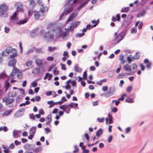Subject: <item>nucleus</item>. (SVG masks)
Returning a JSON list of instances; mask_svg holds the SVG:
<instances>
[{
    "label": "nucleus",
    "instance_id": "f257e3e1",
    "mask_svg": "<svg viewBox=\"0 0 153 153\" xmlns=\"http://www.w3.org/2000/svg\"><path fill=\"white\" fill-rule=\"evenodd\" d=\"M72 1V0H68L67 1L65 5V6L66 7L65 8L60 16V19L63 17L65 15H67L71 13L73 10L74 7H67L69 5L70 2Z\"/></svg>",
    "mask_w": 153,
    "mask_h": 153
},
{
    "label": "nucleus",
    "instance_id": "f03ea898",
    "mask_svg": "<svg viewBox=\"0 0 153 153\" xmlns=\"http://www.w3.org/2000/svg\"><path fill=\"white\" fill-rule=\"evenodd\" d=\"M37 3L40 7L39 11L42 14V16H45V13L49 9V7L45 5L43 2L42 0H36Z\"/></svg>",
    "mask_w": 153,
    "mask_h": 153
},
{
    "label": "nucleus",
    "instance_id": "7ed1b4c3",
    "mask_svg": "<svg viewBox=\"0 0 153 153\" xmlns=\"http://www.w3.org/2000/svg\"><path fill=\"white\" fill-rule=\"evenodd\" d=\"M6 53L7 54H9L10 53H12L10 56V58H14L17 56V50L15 48H13L11 46H9L7 47L5 49Z\"/></svg>",
    "mask_w": 153,
    "mask_h": 153
},
{
    "label": "nucleus",
    "instance_id": "20e7f679",
    "mask_svg": "<svg viewBox=\"0 0 153 153\" xmlns=\"http://www.w3.org/2000/svg\"><path fill=\"white\" fill-rule=\"evenodd\" d=\"M8 9V6L4 4H2L0 5V16H1L6 17L7 16L6 13Z\"/></svg>",
    "mask_w": 153,
    "mask_h": 153
},
{
    "label": "nucleus",
    "instance_id": "39448f33",
    "mask_svg": "<svg viewBox=\"0 0 153 153\" xmlns=\"http://www.w3.org/2000/svg\"><path fill=\"white\" fill-rule=\"evenodd\" d=\"M125 36V35L123 33H120L113 41V44L115 45L118 43L124 38Z\"/></svg>",
    "mask_w": 153,
    "mask_h": 153
},
{
    "label": "nucleus",
    "instance_id": "423d86ee",
    "mask_svg": "<svg viewBox=\"0 0 153 153\" xmlns=\"http://www.w3.org/2000/svg\"><path fill=\"white\" fill-rule=\"evenodd\" d=\"M25 111V108L24 107L19 109L14 114V118H17L23 116Z\"/></svg>",
    "mask_w": 153,
    "mask_h": 153
},
{
    "label": "nucleus",
    "instance_id": "0eeeda50",
    "mask_svg": "<svg viewBox=\"0 0 153 153\" xmlns=\"http://www.w3.org/2000/svg\"><path fill=\"white\" fill-rule=\"evenodd\" d=\"M15 101V100L13 98H10L8 96L4 97L2 98V102H5L6 105H9L13 102Z\"/></svg>",
    "mask_w": 153,
    "mask_h": 153
},
{
    "label": "nucleus",
    "instance_id": "6e6552de",
    "mask_svg": "<svg viewBox=\"0 0 153 153\" xmlns=\"http://www.w3.org/2000/svg\"><path fill=\"white\" fill-rule=\"evenodd\" d=\"M115 91V89L114 87H110L108 91L105 94V96L106 97H108L112 95Z\"/></svg>",
    "mask_w": 153,
    "mask_h": 153
},
{
    "label": "nucleus",
    "instance_id": "1a4fd4ad",
    "mask_svg": "<svg viewBox=\"0 0 153 153\" xmlns=\"http://www.w3.org/2000/svg\"><path fill=\"white\" fill-rule=\"evenodd\" d=\"M70 106H59V108L62 110L63 111L65 112L66 114H68L70 111V109L71 107Z\"/></svg>",
    "mask_w": 153,
    "mask_h": 153
},
{
    "label": "nucleus",
    "instance_id": "9d476101",
    "mask_svg": "<svg viewBox=\"0 0 153 153\" xmlns=\"http://www.w3.org/2000/svg\"><path fill=\"white\" fill-rule=\"evenodd\" d=\"M14 6L17 9L21 12H23L24 10L23 9V4L19 2H17L14 4Z\"/></svg>",
    "mask_w": 153,
    "mask_h": 153
},
{
    "label": "nucleus",
    "instance_id": "9b49d317",
    "mask_svg": "<svg viewBox=\"0 0 153 153\" xmlns=\"http://www.w3.org/2000/svg\"><path fill=\"white\" fill-rule=\"evenodd\" d=\"M11 59L9 61L8 63V65L9 66H12L13 68L15 67L16 63V59H14V58Z\"/></svg>",
    "mask_w": 153,
    "mask_h": 153
},
{
    "label": "nucleus",
    "instance_id": "f8f14e48",
    "mask_svg": "<svg viewBox=\"0 0 153 153\" xmlns=\"http://www.w3.org/2000/svg\"><path fill=\"white\" fill-rule=\"evenodd\" d=\"M20 72V71L18 68H17L16 67H13L11 74L10 75V76H15L16 74H18Z\"/></svg>",
    "mask_w": 153,
    "mask_h": 153
},
{
    "label": "nucleus",
    "instance_id": "ddd939ff",
    "mask_svg": "<svg viewBox=\"0 0 153 153\" xmlns=\"http://www.w3.org/2000/svg\"><path fill=\"white\" fill-rule=\"evenodd\" d=\"M40 13L39 11L37 10H35L34 12V17L35 20H38L40 16H42V14H40Z\"/></svg>",
    "mask_w": 153,
    "mask_h": 153
},
{
    "label": "nucleus",
    "instance_id": "4468645a",
    "mask_svg": "<svg viewBox=\"0 0 153 153\" xmlns=\"http://www.w3.org/2000/svg\"><path fill=\"white\" fill-rule=\"evenodd\" d=\"M126 94H123L122 95L121 98L118 99V100H113L112 101V103L115 102L116 105H118L119 104V100H121L123 101L124 100V97L126 96Z\"/></svg>",
    "mask_w": 153,
    "mask_h": 153
},
{
    "label": "nucleus",
    "instance_id": "2eb2a0df",
    "mask_svg": "<svg viewBox=\"0 0 153 153\" xmlns=\"http://www.w3.org/2000/svg\"><path fill=\"white\" fill-rule=\"evenodd\" d=\"M35 145L33 144H29V143H26L24 146V148L25 149H27L28 151H30L32 149L33 147H34Z\"/></svg>",
    "mask_w": 153,
    "mask_h": 153
},
{
    "label": "nucleus",
    "instance_id": "dca6fc26",
    "mask_svg": "<svg viewBox=\"0 0 153 153\" xmlns=\"http://www.w3.org/2000/svg\"><path fill=\"white\" fill-rule=\"evenodd\" d=\"M103 133V131L102 128H100L98 129L96 132V136H97V139H98L102 135Z\"/></svg>",
    "mask_w": 153,
    "mask_h": 153
},
{
    "label": "nucleus",
    "instance_id": "f3484780",
    "mask_svg": "<svg viewBox=\"0 0 153 153\" xmlns=\"http://www.w3.org/2000/svg\"><path fill=\"white\" fill-rule=\"evenodd\" d=\"M77 13H73L69 16L68 19V21L70 22L73 20L74 18L77 16Z\"/></svg>",
    "mask_w": 153,
    "mask_h": 153
},
{
    "label": "nucleus",
    "instance_id": "a211bd4d",
    "mask_svg": "<svg viewBox=\"0 0 153 153\" xmlns=\"http://www.w3.org/2000/svg\"><path fill=\"white\" fill-rule=\"evenodd\" d=\"M28 20V19L26 18L24 19L20 20L18 22H16V24L18 25H21L23 24L27 23Z\"/></svg>",
    "mask_w": 153,
    "mask_h": 153
},
{
    "label": "nucleus",
    "instance_id": "6ab92c4d",
    "mask_svg": "<svg viewBox=\"0 0 153 153\" xmlns=\"http://www.w3.org/2000/svg\"><path fill=\"white\" fill-rule=\"evenodd\" d=\"M35 63L38 66H41L43 65V62L42 59L37 58L35 61Z\"/></svg>",
    "mask_w": 153,
    "mask_h": 153
},
{
    "label": "nucleus",
    "instance_id": "aec40b11",
    "mask_svg": "<svg viewBox=\"0 0 153 153\" xmlns=\"http://www.w3.org/2000/svg\"><path fill=\"white\" fill-rule=\"evenodd\" d=\"M17 95L16 92L15 91H12L8 94L7 96L9 97H16Z\"/></svg>",
    "mask_w": 153,
    "mask_h": 153
},
{
    "label": "nucleus",
    "instance_id": "412c9836",
    "mask_svg": "<svg viewBox=\"0 0 153 153\" xmlns=\"http://www.w3.org/2000/svg\"><path fill=\"white\" fill-rule=\"evenodd\" d=\"M36 126H33L31 127L29 133H30L34 135L36 131Z\"/></svg>",
    "mask_w": 153,
    "mask_h": 153
},
{
    "label": "nucleus",
    "instance_id": "4be33fe9",
    "mask_svg": "<svg viewBox=\"0 0 153 153\" xmlns=\"http://www.w3.org/2000/svg\"><path fill=\"white\" fill-rule=\"evenodd\" d=\"M13 111V109H11L9 110H6L4 112L3 114L2 115L3 116H7L9 115Z\"/></svg>",
    "mask_w": 153,
    "mask_h": 153
},
{
    "label": "nucleus",
    "instance_id": "5701e85b",
    "mask_svg": "<svg viewBox=\"0 0 153 153\" xmlns=\"http://www.w3.org/2000/svg\"><path fill=\"white\" fill-rule=\"evenodd\" d=\"M52 77V75L50 74L49 73H48L46 74L45 76L44 77L43 79L46 80L47 78H48V80H50L51 79Z\"/></svg>",
    "mask_w": 153,
    "mask_h": 153
},
{
    "label": "nucleus",
    "instance_id": "b1692460",
    "mask_svg": "<svg viewBox=\"0 0 153 153\" xmlns=\"http://www.w3.org/2000/svg\"><path fill=\"white\" fill-rule=\"evenodd\" d=\"M116 17L113 16L111 20L114 22H116L117 20L118 21H119L120 18V14H117L116 16Z\"/></svg>",
    "mask_w": 153,
    "mask_h": 153
},
{
    "label": "nucleus",
    "instance_id": "393cba45",
    "mask_svg": "<svg viewBox=\"0 0 153 153\" xmlns=\"http://www.w3.org/2000/svg\"><path fill=\"white\" fill-rule=\"evenodd\" d=\"M130 25L129 22L128 23L126 20L124 19L122 24V26L123 27L125 28L128 27Z\"/></svg>",
    "mask_w": 153,
    "mask_h": 153
},
{
    "label": "nucleus",
    "instance_id": "a878e982",
    "mask_svg": "<svg viewBox=\"0 0 153 153\" xmlns=\"http://www.w3.org/2000/svg\"><path fill=\"white\" fill-rule=\"evenodd\" d=\"M123 69L126 70V71H131V67L128 64H126L123 66Z\"/></svg>",
    "mask_w": 153,
    "mask_h": 153
},
{
    "label": "nucleus",
    "instance_id": "bb28decb",
    "mask_svg": "<svg viewBox=\"0 0 153 153\" xmlns=\"http://www.w3.org/2000/svg\"><path fill=\"white\" fill-rule=\"evenodd\" d=\"M139 59V56H138V57H135V56L133 57L132 58L130 56H128L127 57V60L128 61V63H130L134 59Z\"/></svg>",
    "mask_w": 153,
    "mask_h": 153
},
{
    "label": "nucleus",
    "instance_id": "cd10ccee",
    "mask_svg": "<svg viewBox=\"0 0 153 153\" xmlns=\"http://www.w3.org/2000/svg\"><path fill=\"white\" fill-rule=\"evenodd\" d=\"M44 36L45 38L50 37L51 38H54V35H50L49 32H46L44 35Z\"/></svg>",
    "mask_w": 153,
    "mask_h": 153
},
{
    "label": "nucleus",
    "instance_id": "c85d7f7f",
    "mask_svg": "<svg viewBox=\"0 0 153 153\" xmlns=\"http://www.w3.org/2000/svg\"><path fill=\"white\" fill-rule=\"evenodd\" d=\"M17 14L16 12L14 13L13 15L11 17V19L13 20L17 21L18 20V18L17 17Z\"/></svg>",
    "mask_w": 153,
    "mask_h": 153
},
{
    "label": "nucleus",
    "instance_id": "c756f323",
    "mask_svg": "<svg viewBox=\"0 0 153 153\" xmlns=\"http://www.w3.org/2000/svg\"><path fill=\"white\" fill-rule=\"evenodd\" d=\"M42 149V147L39 146L34 149L33 150V152L36 153H38V152H40Z\"/></svg>",
    "mask_w": 153,
    "mask_h": 153
},
{
    "label": "nucleus",
    "instance_id": "7c9ffc66",
    "mask_svg": "<svg viewBox=\"0 0 153 153\" xmlns=\"http://www.w3.org/2000/svg\"><path fill=\"white\" fill-rule=\"evenodd\" d=\"M10 86V85L9 83L8 82V80H7L5 81L4 84V87L5 88V90L6 91H7L8 88Z\"/></svg>",
    "mask_w": 153,
    "mask_h": 153
},
{
    "label": "nucleus",
    "instance_id": "2f4dec72",
    "mask_svg": "<svg viewBox=\"0 0 153 153\" xmlns=\"http://www.w3.org/2000/svg\"><path fill=\"white\" fill-rule=\"evenodd\" d=\"M33 49L37 53H41L42 52V48H36L35 47H34Z\"/></svg>",
    "mask_w": 153,
    "mask_h": 153
},
{
    "label": "nucleus",
    "instance_id": "473e14b6",
    "mask_svg": "<svg viewBox=\"0 0 153 153\" xmlns=\"http://www.w3.org/2000/svg\"><path fill=\"white\" fill-rule=\"evenodd\" d=\"M124 56L123 54H121L119 56V60L121 61V63L122 64H124L126 62V61L123 60Z\"/></svg>",
    "mask_w": 153,
    "mask_h": 153
},
{
    "label": "nucleus",
    "instance_id": "72a5a7b5",
    "mask_svg": "<svg viewBox=\"0 0 153 153\" xmlns=\"http://www.w3.org/2000/svg\"><path fill=\"white\" fill-rule=\"evenodd\" d=\"M132 18L133 17L131 15H128L126 19L125 20H126L127 22H128V23L129 22V23L130 24L132 21Z\"/></svg>",
    "mask_w": 153,
    "mask_h": 153
},
{
    "label": "nucleus",
    "instance_id": "f704fd0d",
    "mask_svg": "<svg viewBox=\"0 0 153 153\" xmlns=\"http://www.w3.org/2000/svg\"><path fill=\"white\" fill-rule=\"evenodd\" d=\"M18 133V131L16 129H14L13 132V137L14 138H17L18 137V136H16L17 135Z\"/></svg>",
    "mask_w": 153,
    "mask_h": 153
},
{
    "label": "nucleus",
    "instance_id": "c9c22d12",
    "mask_svg": "<svg viewBox=\"0 0 153 153\" xmlns=\"http://www.w3.org/2000/svg\"><path fill=\"white\" fill-rule=\"evenodd\" d=\"M130 8L129 7H125L121 9V12L126 13L128 12Z\"/></svg>",
    "mask_w": 153,
    "mask_h": 153
},
{
    "label": "nucleus",
    "instance_id": "e433bc0d",
    "mask_svg": "<svg viewBox=\"0 0 153 153\" xmlns=\"http://www.w3.org/2000/svg\"><path fill=\"white\" fill-rule=\"evenodd\" d=\"M15 78V76H12L9 75V79H10V83H14V82H16V80H15L14 79Z\"/></svg>",
    "mask_w": 153,
    "mask_h": 153
},
{
    "label": "nucleus",
    "instance_id": "4c0bfd02",
    "mask_svg": "<svg viewBox=\"0 0 153 153\" xmlns=\"http://www.w3.org/2000/svg\"><path fill=\"white\" fill-rule=\"evenodd\" d=\"M8 130L7 127L6 126L0 127V131L3 130L4 132H6L8 131Z\"/></svg>",
    "mask_w": 153,
    "mask_h": 153
},
{
    "label": "nucleus",
    "instance_id": "58836bf2",
    "mask_svg": "<svg viewBox=\"0 0 153 153\" xmlns=\"http://www.w3.org/2000/svg\"><path fill=\"white\" fill-rule=\"evenodd\" d=\"M32 64V60H28L26 63V65L27 67L31 66Z\"/></svg>",
    "mask_w": 153,
    "mask_h": 153
},
{
    "label": "nucleus",
    "instance_id": "ea45409f",
    "mask_svg": "<svg viewBox=\"0 0 153 153\" xmlns=\"http://www.w3.org/2000/svg\"><path fill=\"white\" fill-rule=\"evenodd\" d=\"M30 119L33 120H34L35 119V115L33 113L30 114H29Z\"/></svg>",
    "mask_w": 153,
    "mask_h": 153
},
{
    "label": "nucleus",
    "instance_id": "a19ab883",
    "mask_svg": "<svg viewBox=\"0 0 153 153\" xmlns=\"http://www.w3.org/2000/svg\"><path fill=\"white\" fill-rule=\"evenodd\" d=\"M80 21H77L74 22H73L72 24L73 25L74 27H76L78 26L80 24Z\"/></svg>",
    "mask_w": 153,
    "mask_h": 153
},
{
    "label": "nucleus",
    "instance_id": "79ce46f5",
    "mask_svg": "<svg viewBox=\"0 0 153 153\" xmlns=\"http://www.w3.org/2000/svg\"><path fill=\"white\" fill-rule=\"evenodd\" d=\"M75 70L77 72H80L82 71V69L78 66H75L74 67Z\"/></svg>",
    "mask_w": 153,
    "mask_h": 153
},
{
    "label": "nucleus",
    "instance_id": "37998d69",
    "mask_svg": "<svg viewBox=\"0 0 153 153\" xmlns=\"http://www.w3.org/2000/svg\"><path fill=\"white\" fill-rule=\"evenodd\" d=\"M52 114L51 113L50 114L46 117V119L49 120H52Z\"/></svg>",
    "mask_w": 153,
    "mask_h": 153
},
{
    "label": "nucleus",
    "instance_id": "c03bdc74",
    "mask_svg": "<svg viewBox=\"0 0 153 153\" xmlns=\"http://www.w3.org/2000/svg\"><path fill=\"white\" fill-rule=\"evenodd\" d=\"M91 22L94 24V26L92 27H95L99 23V20H97V21H96L95 20H93Z\"/></svg>",
    "mask_w": 153,
    "mask_h": 153
},
{
    "label": "nucleus",
    "instance_id": "a18cd8bd",
    "mask_svg": "<svg viewBox=\"0 0 153 153\" xmlns=\"http://www.w3.org/2000/svg\"><path fill=\"white\" fill-rule=\"evenodd\" d=\"M112 106H111V111L113 113L116 112L117 111V108L115 107H112Z\"/></svg>",
    "mask_w": 153,
    "mask_h": 153
},
{
    "label": "nucleus",
    "instance_id": "49530a36",
    "mask_svg": "<svg viewBox=\"0 0 153 153\" xmlns=\"http://www.w3.org/2000/svg\"><path fill=\"white\" fill-rule=\"evenodd\" d=\"M137 31V29L136 27L132 28L131 29V33H136Z\"/></svg>",
    "mask_w": 153,
    "mask_h": 153
},
{
    "label": "nucleus",
    "instance_id": "de8ad7c7",
    "mask_svg": "<svg viewBox=\"0 0 153 153\" xmlns=\"http://www.w3.org/2000/svg\"><path fill=\"white\" fill-rule=\"evenodd\" d=\"M23 74L22 73L20 72L17 75V77L19 79H21L22 77Z\"/></svg>",
    "mask_w": 153,
    "mask_h": 153
},
{
    "label": "nucleus",
    "instance_id": "09e8293b",
    "mask_svg": "<svg viewBox=\"0 0 153 153\" xmlns=\"http://www.w3.org/2000/svg\"><path fill=\"white\" fill-rule=\"evenodd\" d=\"M44 130L45 131V133L47 134L49 133H50L51 131V129L50 128H44Z\"/></svg>",
    "mask_w": 153,
    "mask_h": 153
},
{
    "label": "nucleus",
    "instance_id": "8fccbe9b",
    "mask_svg": "<svg viewBox=\"0 0 153 153\" xmlns=\"http://www.w3.org/2000/svg\"><path fill=\"white\" fill-rule=\"evenodd\" d=\"M97 121L99 123H103L104 121V118L102 117L101 118L98 117L97 120Z\"/></svg>",
    "mask_w": 153,
    "mask_h": 153
},
{
    "label": "nucleus",
    "instance_id": "3c124183",
    "mask_svg": "<svg viewBox=\"0 0 153 153\" xmlns=\"http://www.w3.org/2000/svg\"><path fill=\"white\" fill-rule=\"evenodd\" d=\"M48 49L49 51L52 52L56 49V47L50 46L48 47Z\"/></svg>",
    "mask_w": 153,
    "mask_h": 153
},
{
    "label": "nucleus",
    "instance_id": "603ef678",
    "mask_svg": "<svg viewBox=\"0 0 153 153\" xmlns=\"http://www.w3.org/2000/svg\"><path fill=\"white\" fill-rule=\"evenodd\" d=\"M125 75V74L123 73H121L119 74L118 75V77L119 78H123V77Z\"/></svg>",
    "mask_w": 153,
    "mask_h": 153
},
{
    "label": "nucleus",
    "instance_id": "864d4df0",
    "mask_svg": "<svg viewBox=\"0 0 153 153\" xmlns=\"http://www.w3.org/2000/svg\"><path fill=\"white\" fill-rule=\"evenodd\" d=\"M113 139V136L110 135L108 138V142L109 143H111Z\"/></svg>",
    "mask_w": 153,
    "mask_h": 153
},
{
    "label": "nucleus",
    "instance_id": "5fc2aeb1",
    "mask_svg": "<svg viewBox=\"0 0 153 153\" xmlns=\"http://www.w3.org/2000/svg\"><path fill=\"white\" fill-rule=\"evenodd\" d=\"M132 89V87L131 86H129L126 89V91L128 93L131 92Z\"/></svg>",
    "mask_w": 153,
    "mask_h": 153
},
{
    "label": "nucleus",
    "instance_id": "6e6d98bb",
    "mask_svg": "<svg viewBox=\"0 0 153 153\" xmlns=\"http://www.w3.org/2000/svg\"><path fill=\"white\" fill-rule=\"evenodd\" d=\"M59 109L57 108H55L52 111V113L53 114H56L59 112Z\"/></svg>",
    "mask_w": 153,
    "mask_h": 153
},
{
    "label": "nucleus",
    "instance_id": "4d7b16f0",
    "mask_svg": "<svg viewBox=\"0 0 153 153\" xmlns=\"http://www.w3.org/2000/svg\"><path fill=\"white\" fill-rule=\"evenodd\" d=\"M29 134H30V135L28 136V138L29 140H32L33 139L34 135L33 134L30 133H29Z\"/></svg>",
    "mask_w": 153,
    "mask_h": 153
},
{
    "label": "nucleus",
    "instance_id": "13d9d810",
    "mask_svg": "<svg viewBox=\"0 0 153 153\" xmlns=\"http://www.w3.org/2000/svg\"><path fill=\"white\" fill-rule=\"evenodd\" d=\"M131 130V128L130 127H127L126 128V134L129 133Z\"/></svg>",
    "mask_w": 153,
    "mask_h": 153
},
{
    "label": "nucleus",
    "instance_id": "bf43d9fd",
    "mask_svg": "<svg viewBox=\"0 0 153 153\" xmlns=\"http://www.w3.org/2000/svg\"><path fill=\"white\" fill-rule=\"evenodd\" d=\"M137 68V65L135 64H133L131 65V70H134Z\"/></svg>",
    "mask_w": 153,
    "mask_h": 153
},
{
    "label": "nucleus",
    "instance_id": "052dcab7",
    "mask_svg": "<svg viewBox=\"0 0 153 153\" xmlns=\"http://www.w3.org/2000/svg\"><path fill=\"white\" fill-rule=\"evenodd\" d=\"M39 114L41 115H43L45 114L44 111L43 109H41L39 110Z\"/></svg>",
    "mask_w": 153,
    "mask_h": 153
},
{
    "label": "nucleus",
    "instance_id": "680f3d73",
    "mask_svg": "<svg viewBox=\"0 0 153 153\" xmlns=\"http://www.w3.org/2000/svg\"><path fill=\"white\" fill-rule=\"evenodd\" d=\"M84 136H85V137L86 140L87 141H89L90 138H89V136L88 134L87 133H85L84 134Z\"/></svg>",
    "mask_w": 153,
    "mask_h": 153
},
{
    "label": "nucleus",
    "instance_id": "e2e57ef3",
    "mask_svg": "<svg viewBox=\"0 0 153 153\" xmlns=\"http://www.w3.org/2000/svg\"><path fill=\"white\" fill-rule=\"evenodd\" d=\"M126 102L129 103H131L134 102L133 100L130 98H127L126 100Z\"/></svg>",
    "mask_w": 153,
    "mask_h": 153
},
{
    "label": "nucleus",
    "instance_id": "0e129e2a",
    "mask_svg": "<svg viewBox=\"0 0 153 153\" xmlns=\"http://www.w3.org/2000/svg\"><path fill=\"white\" fill-rule=\"evenodd\" d=\"M15 147V145L13 143H11L8 146V147L10 148V149H13Z\"/></svg>",
    "mask_w": 153,
    "mask_h": 153
},
{
    "label": "nucleus",
    "instance_id": "69168bd1",
    "mask_svg": "<svg viewBox=\"0 0 153 153\" xmlns=\"http://www.w3.org/2000/svg\"><path fill=\"white\" fill-rule=\"evenodd\" d=\"M14 143L16 146L20 145L21 142V141H19L17 140H16L14 141Z\"/></svg>",
    "mask_w": 153,
    "mask_h": 153
},
{
    "label": "nucleus",
    "instance_id": "338daca9",
    "mask_svg": "<svg viewBox=\"0 0 153 153\" xmlns=\"http://www.w3.org/2000/svg\"><path fill=\"white\" fill-rule=\"evenodd\" d=\"M30 4L33 7H34L36 5L35 2L33 0H30Z\"/></svg>",
    "mask_w": 153,
    "mask_h": 153
},
{
    "label": "nucleus",
    "instance_id": "774afa93",
    "mask_svg": "<svg viewBox=\"0 0 153 153\" xmlns=\"http://www.w3.org/2000/svg\"><path fill=\"white\" fill-rule=\"evenodd\" d=\"M10 149V148H9L8 147H7V150H4V153H10L11 152V151Z\"/></svg>",
    "mask_w": 153,
    "mask_h": 153
}]
</instances>
